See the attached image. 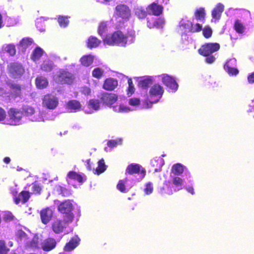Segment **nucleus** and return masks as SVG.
I'll use <instances>...</instances> for the list:
<instances>
[{"instance_id": "ea45409f", "label": "nucleus", "mask_w": 254, "mask_h": 254, "mask_svg": "<svg viewBox=\"0 0 254 254\" xmlns=\"http://www.w3.org/2000/svg\"><path fill=\"white\" fill-rule=\"evenodd\" d=\"M147 11L142 8L138 7L135 9L134 14L140 19H144L147 15Z\"/></svg>"}, {"instance_id": "9d476101", "label": "nucleus", "mask_w": 254, "mask_h": 254, "mask_svg": "<svg viewBox=\"0 0 254 254\" xmlns=\"http://www.w3.org/2000/svg\"><path fill=\"white\" fill-rule=\"evenodd\" d=\"M100 99L103 104L111 107L118 100V96L115 93L103 92Z\"/></svg>"}, {"instance_id": "5701e85b", "label": "nucleus", "mask_w": 254, "mask_h": 254, "mask_svg": "<svg viewBox=\"0 0 254 254\" xmlns=\"http://www.w3.org/2000/svg\"><path fill=\"white\" fill-rule=\"evenodd\" d=\"M55 67L54 62L49 59L45 60L43 61L42 64L40 65V69L46 73H48L53 71Z\"/></svg>"}, {"instance_id": "a878e982", "label": "nucleus", "mask_w": 254, "mask_h": 254, "mask_svg": "<svg viewBox=\"0 0 254 254\" xmlns=\"http://www.w3.org/2000/svg\"><path fill=\"white\" fill-rule=\"evenodd\" d=\"M44 53V50L39 47H37L33 50L31 55V59L34 62L40 59Z\"/></svg>"}, {"instance_id": "7c9ffc66", "label": "nucleus", "mask_w": 254, "mask_h": 254, "mask_svg": "<svg viewBox=\"0 0 254 254\" xmlns=\"http://www.w3.org/2000/svg\"><path fill=\"white\" fill-rule=\"evenodd\" d=\"M10 89L16 97L20 96L21 93V85L16 83H10L9 84Z\"/></svg>"}, {"instance_id": "3c124183", "label": "nucleus", "mask_w": 254, "mask_h": 254, "mask_svg": "<svg viewBox=\"0 0 254 254\" xmlns=\"http://www.w3.org/2000/svg\"><path fill=\"white\" fill-rule=\"evenodd\" d=\"M153 190V184L151 182L147 183L145 185V189L144 190V191L146 194H151Z\"/></svg>"}, {"instance_id": "e433bc0d", "label": "nucleus", "mask_w": 254, "mask_h": 254, "mask_svg": "<svg viewBox=\"0 0 254 254\" xmlns=\"http://www.w3.org/2000/svg\"><path fill=\"white\" fill-rule=\"evenodd\" d=\"M165 23L164 19L162 18H155V22L153 23H150V28L156 27L162 28Z\"/></svg>"}, {"instance_id": "052dcab7", "label": "nucleus", "mask_w": 254, "mask_h": 254, "mask_svg": "<svg viewBox=\"0 0 254 254\" xmlns=\"http://www.w3.org/2000/svg\"><path fill=\"white\" fill-rule=\"evenodd\" d=\"M6 117V113L3 109L0 107V122L3 121Z\"/></svg>"}, {"instance_id": "5fc2aeb1", "label": "nucleus", "mask_w": 254, "mask_h": 254, "mask_svg": "<svg viewBox=\"0 0 254 254\" xmlns=\"http://www.w3.org/2000/svg\"><path fill=\"white\" fill-rule=\"evenodd\" d=\"M230 67H236L237 65V61L236 59L233 58L228 60L224 65H227Z\"/></svg>"}, {"instance_id": "a18cd8bd", "label": "nucleus", "mask_w": 254, "mask_h": 254, "mask_svg": "<svg viewBox=\"0 0 254 254\" xmlns=\"http://www.w3.org/2000/svg\"><path fill=\"white\" fill-rule=\"evenodd\" d=\"M127 179L125 178L124 180H120L117 185V188L121 192L125 193L126 192L125 183L127 182Z\"/></svg>"}, {"instance_id": "c756f323", "label": "nucleus", "mask_w": 254, "mask_h": 254, "mask_svg": "<svg viewBox=\"0 0 254 254\" xmlns=\"http://www.w3.org/2000/svg\"><path fill=\"white\" fill-rule=\"evenodd\" d=\"M184 180L179 177H174L172 178V183L175 186V191H178L182 189Z\"/></svg>"}, {"instance_id": "6e6d98bb", "label": "nucleus", "mask_w": 254, "mask_h": 254, "mask_svg": "<svg viewBox=\"0 0 254 254\" xmlns=\"http://www.w3.org/2000/svg\"><path fill=\"white\" fill-rule=\"evenodd\" d=\"M129 104L132 106H136L140 104V100L136 98H132L129 100Z\"/></svg>"}, {"instance_id": "bb28decb", "label": "nucleus", "mask_w": 254, "mask_h": 254, "mask_svg": "<svg viewBox=\"0 0 254 254\" xmlns=\"http://www.w3.org/2000/svg\"><path fill=\"white\" fill-rule=\"evenodd\" d=\"M194 16L196 20L203 21L205 20L206 13L204 7H199L194 12Z\"/></svg>"}, {"instance_id": "4be33fe9", "label": "nucleus", "mask_w": 254, "mask_h": 254, "mask_svg": "<svg viewBox=\"0 0 254 254\" xmlns=\"http://www.w3.org/2000/svg\"><path fill=\"white\" fill-rule=\"evenodd\" d=\"M30 193L28 191L22 190L18 195V197L14 198V202L16 204L19 203L20 201L24 204L26 203L30 197Z\"/></svg>"}, {"instance_id": "20e7f679", "label": "nucleus", "mask_w": 254, "mask_h": 254, "mask_svg": "<svg viewBox=\"0 0 254 254\" xmlns=\"http://www.w3.org/2000/svg\"><path fill=\"white\" fill-rule=\"evenodd\" d=\"M8 124L12 126H18L21 124L23 112L16 108H10L8 112Z\"/></svg>"}, {"instance_id": "bf43d9fd", "label": "nucleus", "mask_w": 254, "mask_h": 254, "mask_svg": "<svg viewBox=\"0 0 254 254\" xmlns=\"http://www.w3.org/2000/svg\"><path fill=\"white\" fill-rule=\"evenodd\" d=\"M125 36L127 37V39L130 38V40L133 41L135 37V31L133 30L128 31Z\"/></svg>"}, {"instance_id": "72a5a7b5", "label": "nucleus", "mask_w": 254, "mask_h": 254, "mask_svg": "<svg viewBox=\"0 0 254 254\" xmlns=\"http://www.w3.org/2000/svg\"><path fill=\"white\" fill-rule=\"evenodd\" d=\"M163 159L160 157L158 158H154L151 160V164L153 167L154 168L155 172L160 171L161 167L162 166Z\"/></svg>"}, {"instance_id": "0eeeda50", "label": "nucleus", "mask_w": 254, "mask_h": 254, "mask_svg": "<svg viewBox=\"0 0 254 254\" xmlns=\"http://www.w3.org/2000/svg\"><path fill=\"white\" fill-rule=\"evenodd\" d=\"M8 73L14 78H20L24 73L25 69L18 63H11L7 66Z\"/></svg>"}, {"instance_id": "c9c22d12", "label": "nucleus", "mask_w": 254, "mask_h": 254, "mask_svg": "<svg viewBox=\"0 0 254 254\" xmlns=\"http://www.w3.org/2000/svg\"><path fill=\"white\" fill-rule=\"evenodd\" d=\"M98 164V167L95 170V173L99 175L103 173L106 170V166L103 159L99 160Z\"/></svg>"}, {"instance_id": "f3484780", "label": "nucleus", "mask_w": 254, "mask_h": 254, "mask_svg": "<svg viewBox=\"0 0 254 254\" xmlns=\"http://www.w3.org/2000/svg\"><path fill=\"white\" fill-rule=\"evenodd\" d=\"M181 26L191 33H198L202 30V26L199 23L193 24L190 21H188L186 23H182Z\"/></svg>"}, {"instance_id": "393cba45", "label": "nucleus", "mask_w": 254, "mask_h": 254, "mask_svg": "<svg viewBox=\"0 0 254 254\" xmlns=\"http://www.w3.org/2000/svg\"><path fill=\"white\" fill-rule=\"evenodd\" d=\"M224 8L223 4L220 3H218L212 11V18L216 20L219 19Z\"/></svg>"}, {"instance_id": "79ce46f5", "label": "nucleus", "mask_w": 254, "mask_h": 254, "mask_svg": "<svg viewBox=\"0 0 254 254\" xmlns=\"http://www.w3.org/2000/svg\"><path fill=\"white\" fill-rule=\"evenodd\" d=\"M202 35L206 39L210 38L212 35V30L209 25H206L202 28Z\"/></svg>"}, {"instance_id": "69168bd1", "label": "nucleus", "mask_w": 254, "mask_h": 254, "mask_svg": "<svg viewBox=\"0 0 254 254\" xmlns=\"http://www.w3.org/2000/svg\"><path fill=\"white\" fill-rule=\"evenodd\" d=\"M105 26L103 24H101L98 28V33L100 35H102L103 32L105 30Z\"/></svg>"}, {"instance_id": "603ef678", "label": "nucleus", "mask_w": 254, "mask_h": 254, "mask_svg": "<svg viewBox=\"0 0 254 254\" xmlns=\"http://www.w3.org/2000/svg\"><path fill=\"white\" fill-rule=\"evenodd\" d=\"M127 83L128 84V87L127 88V94H132L135 91V88L134 87L132 80L131 78H129L127 80Z\"/></svg>"}, {"instance_id": "f704fd0d", "label": "nucleus", "mask_w": 254, "mask_h": 254, "mask_svg": "<svg viewBox=\"0 0 254 254\" xmlns=\"http://www.w3.org/2000/svg\"><path fill=\"white\" fill-rule=\"evenodd\" d=\"M234 28L237 33L241 34L244 32L245 29V27L243 24L239 19H236L235 21Z\"/></svg>"}, {"instance_id": "de8ad7c7", "label": "nucleus", "mask_w": 254, "mask_h": 254, "mask_svg": "<svg viewBox=\"0 0 254 254\" xmlns=\"http://www.w3.org/2000/svg\"><path fill=\"white\" fill-rule=\"evenodd\" d=\"M32 43V40L29 38H24L19 42L20 46L24 48H26L30 46Z\"/></svg>"}, {"instance_id": "e2e57ef3", "label": "nucleus", "mask_w": 254, "mask_h": 254, "mask_svg": "<svg viewBox=\"0 0 254 254\" xmlns=\"http://www.w3.org/2000/svg\"><path fill=\"white\" fill-rule=\"evenodd\" d=\"M248 81L249 83H254V72L250 73L248 76Z\"/></svg>"}, {"instance_id": "774afa93", "label": "nucleus", "mask_w": 254, "mask_h": 254, "mask_svg": "<svg viewBox=\"0 0 254 254\" xmlns=\"http://www.w3.org/2000/svg\"><path fill=\"white\" fill-rule=\"evenodd\" d=\"M86 168H87L88 170H94V169L92 168V166H91V164L90 163V159H88L87 161H86Z\"/></svg>"}, {"instance_id": "6ab92c4d", "label": "nucleus", "mask_w": 254, "mask_h": 254, "mask_svg": "<svg viewBox=\"0 0 254 254\" xmlns=\"http://www.w3.org/2000/svg\"><path fill=\"white\" fill-rule=\"evenodd\" d=\"M80 238L77 235H75L70 239L64 246V250L65 252H70L76 248L79 244Z\"/></svg>"}, {"instance_id": "412c9836", "label": "nucleus", "mask_w": 254, "mask_h": 254, "mask_svg": "<svg viewBox=\"0 0 254 254\" xmlns=\"http://www.w3.org/2000/svg\"><path fill=\"white\" fill-rule=\"evenodd\" d=\"M35 85L39 89L46 88L49 85V81L47 78L43 75H38L35 81Z\"/></svg>"}, {"instance_id": "f8f14e48", "label": "nucleus", "mask_w": 254, "mask_h": 254, "mask_svg": "<svg viewBox=\"0 0 254 254\" xmlns=\"http://www.w3.org/2000/svg\"><path fill=\"white\" fill-rule=\"evenodd\" d=\"M126 173L129 175L134 174H140L141 178H143L145 176L146 171L144 168H142L139 164L132 163L127 167L126 170Z\"/></svg>"}, {"instance_id": "13d9d810", "label": "nucleus", "mask_w": 254, "mask_h": 254, "mask_svg": "<svg viewBox=\"0 0 254 254\" xmlns=\"http://www.w3.org/2000/svg\"><path fill=\"white\" fill-rule=\"evenodd\" d=\"M164 185L166 186V189L168 190V192H167L169 194L171 195L173 194V191L172 190V187L170 185V181H165Z\"/></svg>"}, {"instance_id": "1a4fd4ad", "label": "nucleus", "mask_w": 254, "mask_h": 254, "mask_svg": "<svg viewBox=\"0 0 254 254\" xmlns=\"http://www.w3.org/2000/svg\"><path fill=\"white\" fill-rule=\"evenodd\" d=\"M164 93V89L162 86L158 84L153 85L150 89L149 95L151 98H156L151 103H156L158 102L162 97Z\"/></svg>"}, {"instance_id": "864d4df0", "label": "nucleus", "mask_w": 254, "mask_h": 254, "mask_svg": "<svg viewBox=\"0 0 254 254\" xmlns=\"http://www.w3.org/2000/svg\"><path fill=\"white\" fill-rule=\"evenodd\" d=\"M60 193L64 197H68L71 194V191L66 188L60 187Z\"/></svg>"}, {"instance_id": "4c0bfd02", "label": "nucleus", "mask_w": 254, "mask_h": 254, "mask_svg": "<svg viewBox=\"0 0 254 254\" xmlns=\"http://www.w3.org/2000/svg\"><path fill=\"white\" fill-rule=\"evenodd\" d=\"M152 84V80L150 78H146L140 80L138 86L142 89H147L149 86Z\"/></svg>"}, {"instance_id": "cd10ccee", "label": "nucleus", "mask_w": 254, "mask_h": 254, "mask_svg": "<svg viewBox=\"0 0 254 254\" xmlns=\"http://www.w3.org/2000/svg\"><path fill=\"white\" fill-rule=\"evenodd\" d=\"M93 61L94 57L91 55H84L80 59L81 64L86 67L90 66L93 63Z\"/></svg>"}, {"instance_id": "a211bd4d", "label": "nucleus", "mask_w": 254, "mask_h": 254, "mask_svg": "<svg viewBox=\"0 0 254 254\" xmlns=\"http://www.w3.org/2000/svg\"><path fill=\"white\" fill-rule=\"evenodd\" d=\"M57 246V242L53 238L46 239L41 244V248L44 251L49 252L54 249Z\"/></svg>"}, {"instance_id": "2f4dec72", "label": "nucleus", "mask_w": 254, "mask_h": 254, "mask_svg": "<svg viewBox=\"0 0 254 254\" xmlns=\"http://www.w3.org/2000/svg\"><path fill=\"white\" fill-rule=\"evenodd\" d=\"M21 112H23V116H30L34 114L35 113V108L28 105H23L22 107Z\"/></svg>"}, {"instance_id": "423d86ee", "label": "nucleus", "mask_w": 254, "mask_h": 254, "mask_svg": "<svg viewBox=\"0 0 254 254\" xmlns=\"http://www.w3.org/2000/svg\"><path fill=\"white\" fill-rule=\"evenodd\" d=\"M42 101L43 107L49 110L55 109L59 105L58 97L51 93L44 95L42 98Z\"/></svg>"}, {"instance_id": "f257e3e1", "label": "nucleus", "mask_w": 254, "mask_h": 254, "mask_svg": "<svg viewBox=\"0 0 254 254\" xmlns=\"http://www.w3.org/2000/svg\"><path fill=\"white\" fill-rule=\"evenodd\" d=\"M220 48V44L218 43H206L201 45L198 50V53L201 56L206 57L205 62L211 64L213 63L216 58L213 53L219 50Z\"/></svg>"}, {"instance_id": "c03bdc74", "label": "nucleus", "mask_w": 254, "mask_h": 254, "mask_svg": "<svg viewBox=\"0 0 254 254\" xmlns=\"http://www.w3.org/2000/svg\"><path fill=\"white\" fill-rule=\"evenodd\" d=\"M104 73V70L100 67H96L94 68L92 72V75L93 77L97 79H100L102 77Z\"/></svg>"}, {"instance_id": "a19ab883", "label": "nucleus", "mask_w": 254, "mask_h": 254, "mask_svg": "<svg viewBox=\"0 0 254 254\" xmlns=\"http://www.w3.org/2000/svg\"><path fill=\"white\" fill-rule=\"evenodd\" d=\"M223 68L230 76H236L239 72V70L236 67H230L224 65Z\"/></svg>"}, {"instance_id": "680f3d73", "label": "nucleus", "mask_w": 254, "mask_h": 254, "mask_svg": "<svg viewBox=\"0 0 254 254\" xmlns=\"http://www.w3.org/2000/svg\"><path fill=\"white\" fill-rule=\"evenodd\" d=\"M117 144V141L115 140H110L107 142V145L109 147L113 148L116 146Z\"/></svg>"}, {"instance_id": "4468645a", "label": "nucleus", "mask_w": 254, "mask_h": 254, "mask_svg": "<svg viewBox=\"0 0 254 254\" xmlns=\"http://www.w3.org/2000/svg\"><path fill=\"white\" fill-rule=\"evenodd\" d=\"M116 14L125 20L129 18L131 13L129 7L125 4H119L116 7Z\"/></svg>"}, {"instance_id": "aec40b11", "label": "nucleus", "mask_w": 254, "mask_h": 254, "mask_svg": "<svg viewBox=\"0 0 254 254\" xmlns=\"http://www.w3.org/2000/svg\"><path fill=\"white\" fill-rule=\"evenodd\" d=\"M118 82L116 79L113 78H106L103 84V88L108 91L114 90L118 86Z\"/></svg>"}, {"instance_id": "473e14b6", "label": "nucleus", "mask_w": 254, "mask_h": 254, "mask_svg": "<svg viewBox=\"0 0 254 254\" xmlns=\"http://www.w3.org/2000/svg\"><path fill=\"white\" fill-rule=\"evenodd\" d=\"M184 170V166L180 163H177L172 166L171 172L175 175H179L183 173Z\"/></svg>"}, {"instance_id": "f03ea898", "label": "nucleus", "mask_w": 254, "mask_h": 254, "mask_svg": "<svg viewBox=\"0 0 254 254\" xmlns=\"http://www.w3.org/2000/svg\"><path fill=\"white\" fill-rule=\"evenodd\" d=\"M73 202L72 200H65L61 202L57 207L58 211L64 214L63 217L72 221L74 218V215L72 212L74 208Z\"/></svg>"}, {"instance_id": "ddd939ff", "label": "nucleus", "mask_w": 254, "mask_h": 254, "mask_svg": "<svg viewBox=\"0 0 254 254\" xmlns=\"http://www.w3.org/2000/svg\"><path fill=\"white\" fill-rule=\"evenodd\" d=\"M54 215V210L50 207H47L42 209L40 212V218L42 223L47 224L52 220Z\"/></svg>"}, {"instance_id": "dca6fc26", "label": "nucleus", "mask_w": 254, "mask_h": 254, "mask_svg": "<svg viewBox=\"0 0 254 254\" xmlns=\"http://www.w3.org/2000/svg\"><path fill=\"white\" fill-rule=\"evenodd\" d=\"M162 82L169 88L176 91L178 88V84L175 78L168 74H163L162 76Z\"/></svg>"}, {"instance_id": "8fccbe9b", "label": "nucleus", "mask_w": 254, "mask_h": 254, "mask_svg": "<svg viewBox=\"0 0 254 254\" xmlns=\"http://www.w3.org/2000/svg\"><path fill=\"white\" fill-rule=\"evenodd\" d=\"M9 251L4 240H0V254H7Z\"/></svg>"}, {"instance_id": "4d7b16f0", "label": "nucleus", "mask_w": 254, "mask_h": 254, "mask_svg": "<svg viewBox=\"0 0 254 254\" xmlns=\"http://www.w3.org/2000/svg\"><path fill=\"white\" fill-rule=\"evenodd\" d=\"M81 92L82 94L88 96L91 93V89L88 87L84 86L82 88Z\"/></svg>"}, {"instance_id": "58836bf2", "label": "nucleus", "mask_w": 254, "mask_h": 254, "mask_svg": "<svg viewBox=\"0 0 254 254\" xmlns=\"http://www.w3.org/2000/svg\"><path fill=\"white\" fill-rule=\"evenodd\" d=\"M87 105L89 108L98 110L100 108V102L98 99H91L88 102Z\"/></svg>"}, {"instance_id": "9b49d317", "label": "nucleus", "mask_w": 254, "mask_h": 254, "mask_svg": "<svg viewBox=\"0 0 254 254\" xmlns=\"http://www.w3.org/2000/svg\"><path fill=\"white\" fill-rule=\"evenodd\" d=\"M66 181L73 180L79 184H82L87 180L86 176L82 173H77L74 171H70L68 172L66 178Z\"/></svg>"}, {"instance_id": "7ed1b4c3", "label": "nucleus", "mask_w": 254, "mask_h": 254, "mask_svg": "<svg viewBox=\"0 0 254 254\" xmlns=\"http://www.w3.org/2000/svg\"><path fill=\"white\" fill-rule=\"evenodd\" d=\"M127 37L121 31L114 32L111 35H107L104 39V43L109 45H120L125 46L127 43Z\"/></svg>"}, {"instance_id": "6e6552de", "label": "nucleus", "mask_w": 254, "mask_h": 254, "mask_svg": "<svg viewBox=\"0 0 254 254\" xmlns=\"http://www.w3.org/2000/svg\"><path fill=\"white\" fill-rule=\"evenodd\" d=\"M58 82L61 84H71L75 79L73 74L66 69H60L57 75Z\"/></svg>"}, {"instance_id": "09e8293b", "label": "nucleus", "mask_w": 254, "mask_h": 254, "mask_svg": "<svg viewBox=\"0 0 254 254\" xmlns=\"http://www.w3.org/2000/svg\"><path fill=\"white\" fill-rule=\"evenodd\" d=\"M42 188L40 185L37 182L32 184V190L33 193L40 194L41 193Z\"/></svg>"}, {"instance_id": "0e129e2a", "label": "nucleus", "mask_w": 254, "mask_h": 254, "mask_svg": "<svg viewBox=\"0 0 254 254\" xmlns=\"http://www.w3.org/2000/svg\"><path fill=\"white\" fill-rule=\"evenodd\" d=\"M121 112H127L130 111L129 107H127L124 104H120Z\"/></svg>"}, {"instance_id": "b1692460", "label": "nucleus", "mask_w": 254, "mask_h": 254, "mask_svg": "<svg viewBox=\"0 0 254 254\" xmlns=\"http://www.w3.org/2000/svg\"><path fill=\"white\" fill-rule=\"evenodd\" d=\"M67 108L70 110L71 112H76L79 111L81 105L79 101L76 100H71L66 103Z\"/></svg>"}, {"instance_id": "2eb2a0df", "label": "nucleus", "mask_w": 254, "mask_h": 254, "mask_svg": "<svg viewBox=\"0 0 254 254\" xmlns=\"http://www.w3.org/2000/svg\"><path fill=\"white\" fill-rule=\"evenodd\" d=\"M164 7L156 2H153L148 5L146 10L148 14L159 16L163 13Z\"/></svg>"}, {"instance_id": "338daca9", "label": "nucleus", "mask_w": 254, "mask_h": 254, "mask_svg": "<svg viewBox=\"0 0 254 254\" xmlns=\"http://www.w3.org/2000/svg\"><path fill=\"white\" fill-rule=\"evenodd\" d=\"M155 22V18L151 17L147 18V26L150 28V23H153Z\"/></svg>"}, {"instance_id": "c85d7f7f", "label": "nucleus", "mask_w": 254, "mask_h": 254, "mask_svg": "<svg viewBox=\"0 0 254 254\" xmlns=\"http://www.w3.org/2000/svg\"><path fill=\"white\" fill-rule=\"evenodd\" d=\"M101 43L100 40L94 36H90L88 39L87 42V46L88 48L92 49L97 47Z\"/></svg>"}, {"instance_id": "37998d69", "label": "nucleus", "mask_w": 254, "mask_h": 254, "mask_svg": "<svg viewBox=\"0 0 254 254\" xmlns=\"http://www.w3.org/2000/svg\"><path fill=\"white\" fill-rule=\"evenodd\" d=\"M4 50L10 56H13L16 54L15 46L13 44H7L4 47Z\"/></svg>"}, {"instance_id": "49530a36", "label": "nucleus", "mask_w": 254, "mask_h": 254, "mask_svg": "<svg viewBox=\"0 0 254 254\" xmlns=\"http://www.w3.org/2000/svg\"><path fill=\"white\" fill-rule=\"evenodd\" d=\"M58 22L61 27H66L68 23L69 20L67 16H60L58 17Z\"/></svg>"}, {"instance_id": "39448f33", "label": "nucleus", "mask_w": 254, "mask_h": 254, "mask_svg": "<svg viewBox=\"0 0 254 254\" xmlns=\"http://www.w3.org/2000/svg\"><path fill=\"white\" fill-rule=\"evenodd\" d=\"M72 221L63 217V219H57L51 224V229L56 234L63 233Z\"/></svg>"}]
</instances>
